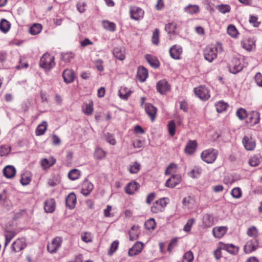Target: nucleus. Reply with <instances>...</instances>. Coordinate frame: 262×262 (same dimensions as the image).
<instances>
[{"mask_svg": "<svg viewBox=\"0 0 262 262\" xmlns=\"http://www.w3.org/2000/svg\"><path fill=\"white\" fill-rule=\"evenodd\" d=\"M55 58L49 53L44 54L40 59L39 66L46 71H49L55 66Z\"/></svg>", "mask_w": 262, "mask_h": 262, "instance_id": "obj_1", "label": "nucleus"}, {"mask_svg": "<svg viewBox=\"0 0 262 262\" xmlns=\"http://www.w3.org/2000/svg\"><path fill=\"white\" fill-rule=\"evenodd\" d=\"M218 155V151L214 148H209L202 151L201 158L207 163H213Z\"/></svg>", "mask_w": 262, "mask_h": 262, "instance_id": "obj_2", "label": "nucleus"}, {"mask_svg": "<svg viewBox=\"0 0 262 262\" xmlns=\"http://www.w3.org/2000/svg\"><path fill=\"white\" fill-rule=\"evenodd\" d=\"M245 58L234 57L232 59L231 64L229 66V71L233 74H236L242 70L245 66L244 60Z\"/></svg>", "mask_w": 262, "mask_h": 262, "instance_id": "obj_3", "label": "nucleus"}, {"mask_svg": "<svg viewBox=\"0 0 262 262\" xmlns=\"http://www.w3.org/2000/svg\"><path fill=\"white\" fill-rule=\"evenodd\" d=\"M195 95L201 100L205 101L210 97L209 91L204 86H200L194 89Z\"/></svg>", "mask_w": 262, "mask_h": 262, "instance_id": "obj_4", "label": "nucleus"}, {"mask_svg": "<svg viewBox=\"0 0 262 262\" xmlns=\"http://www.w3.org/2000/svg\"><path fill=\"white\" fill-rule=\"evenodd\" d=\"M62 242V238L61 237H55L50 243L48 244V251L51 253H56L58 249L61 247Z\"/></svg>", "mask_w": 262, "mask_h": 262, "instance_id": "obj_5", "label": "nucleus"}, {"mask_svg": "<svg viewBox=\"0 0 262 262\" xmlns=\"http://www.w3.org/2000/svg\"><path fill=\"white\" fill-rule=\"evenodd\" d=\"M205 59L212 62L217 56V48L215 47H207L204 52Z\"/></svg>", "mask_w": 262, "mask_h": 262, "instance_id": "obj_6", "label": "nucleus"}, {"mask_svg": "<svg viewBox=\"0 0 262 262\" xmlns=\"http://www.w3.org/2000/svg\"><path fill=\"white\" fill-rule=\"evenodd\" d=\"M258 238H252L248 239L244 246V252L246 253H250L255 251L258 247Z\"/></svg>", "mask_w": 262, "mask_h": 262, "instance_id": "obj_7", "label": "nucleus"}, {"mask_svg": "<svg viewBox=\"0 0 262 262\" xmlns=\"http://www.w3.org/2000/svg\"><path fill=\"white\" fill-rule=\"evenodd\" d=\"M242 143L247 150H253L256 146L255 140L251 136H245L243 139Z\"/></svg>", "mask_w": 262, "mask_h": 262, "instance_id": "obj_8", "label": "nucleus"}, {"mask_svg": "<svg viewBox=\"0 0 262 262\" xmlns=\"http://www.w3.org/2000/svg\"><path fill=\"white\" fill-rule=\"evenodd\" d=\"M202 221V226L204 228H210L215 224L214 217L212 214H204Z\"/></svg>", "mask_w": 262, "mask_h": 262, "instance_id": "obj_9", "label": "nucleus"}, {"mask_svg": "<svg viewBox=\"0 0 262 262\" xmlns=\"http://www.w3.org/2000/svg\"><path fill=\"white\" fill-rule=\"evenodd\" d=\"M183 49L181 46L177 45L172 46L169 49L171 57L174 59H180L182 53Z\"/></svg>", "mask_w": 262, "mask_h": 262, "instance_id": "obj_10", "label": "nucleus"}, {"mask_svg": "<svg viewBox=\"0 0 262 262\" xmlns=\"http://www.w3.org/2000/svg\"><path fill=\"white\" fill-rule=\"evenodd\" d=\"M131 18L135 20H138L143 17L144 11L139 7L134 6L130 8Z\"/></svg>", "mask_w": 262, "mask_h": 262, "instance_id": "obj_11", "label": "nucleus"}, {"mask_svg": "<svg viewBox=\"0 0 262 262\" xmlns=\"http://www.w3.org/2000/svg\"><path fill=\"white\" fill-rule=\"evenodd\" d=\"M26 246L24 239L18 238L14 241L11 245L12 250L16 253L20 251Z\"/></svg>", "mask_w": 262, "mask_h": 262, "instance_id": "obj_12", "label": "nucleus"}, {"mask_svg": "<svg viewBox=\"0 0 262 262\" xmlns=\"http://www.w3.org/2000/svg\"><path fill=\"white\" fill-rule=\"evenodd\" d=\"M241 46L246 50L250 51L255 47V40L251 38H244L241 41Z\"/></svg>", "mask_w": 262, "mask_h": 262, "instance_id": "obj_13", "label": "nucleus"}, {"mask_svg": "<svg viewBox=\"0 0 262 262\" xmlns=\"http://www.w3.org/2000/svg\"><path fill=\"white\" fill-rule=\"evenodd\" d=\"M181 177L179 174H172V176L167 180L165 183V186L169 188H173L180 183Z\"/></svg>", "mask_w": 262, "mask_h": 262, "instance_id": "obj_14", "label": "nucleus"}, {"mask_svg": "<svg viewBox=\"0 0 262 262\" xmlns=\"http://www.w3.org/2000/svg\"><path fill=\"white\" fill-rule=\"evenodd\" d=\"M62 77L66 83H70L74 80L75 74L73 70L67 69L63 71Z\"/></svg>", "mask_w": 262, "mask_h": 262, "instance_id": "obj_15", "label": "nucleus"}, {"mask_svg": "<svg viewBox=\"0 0 262 262\" xmlns=\"http://www.w3.org/2000/svg\"><path fill=\"white\" fill-rule=\"evenodd\" d=\"M228 228L226 226H217L212 229V234L217 238H221L227 232Z\"/></svg>", "mask_w": 262, "mask_h": 262, "instance_id": "obj_16", "label": "nucleus"}, {"mask_svg": "<svg viewBox=\"0 0 262 262\" xmlns=\"http://www.w3.org/2000/svg\"><path fill=\"white\" fill-rule=\"evenodd\" d=\"M170 89V86L165 80H161L157 84V89L161 94H164Z\"/></svg>", "mask_w": 262, "mask_h": 262, "instance_id": "obj_17", "label": "nucleus"}, {"mask_svg": "<svg viewBox=\"0 0 262 262\" xmlns=\"http://www.w3.org/2000/svg\"><path fill=\"white\" fill-rule=\"evenodd\" d=\"M93 188V185L91 182L85 181L82 183L81 193L83 195L87 196L92 191Z\"/></svg>", "mask_w": 262, "mask_h": 262, "instance_id": "obj_18", "label": "nucleus"}, {"mask_svg": "<svg viewBox=\"0 0 262 262\" xmlns=\"http://www.w3.org/2000/svg\"><path fill=\"white\" fill-rule=\"evenodd\" d=\"M197 142L195 140H189L185 148V152L187 155H192L196 150Z\"/></svg>", "mask_w": 262, "mask_h": 262, "instance_id": "obj_19", "label": "nucleus"}, {"mask_svg": "<svg viewBox=\"0 0 262 262\" xmlns=\"http://www.w3.org/2000/svg\"><path fill=\"white\" fill-rule=\"evenodd\" d=\"M76 202V196L74 193H70L66 199V206L71 209L75 207Z\"/></svg>", "mask_w": 262, "mask_h": 262, "instance_id": "obj_20", "label": "nucleus"}, {"mask_svg": "<svg viewBox=\"0 0 262 262\" xmlns=\"http://www.w3.org/2000/svg\"><path fill=\"white\" fill-rule=\"evenodd\" d=\"M143 247V244L141 242H136L135 245L129 250L128 255L133 256L140 253Z\"/></svg>", "mask_w": 262, "mask_h": 262, "instance_id": "obj_21", "label": "nucleus"}, {"mask_svg": "<svg viewBox=\"0 0 262 262\" xmlns=\"http://www.w3.org/2000/svg\"><path fill=\"white\" fill-rule=\"evenodd\" d=\"M147 77V71L144 67L140 66L138 68L136 78L140 82L145 81Z\"/></svg>", "mask_w": 262, "mask_h": 262, "instance_id": "obj_22", "label": "nucleus"}, {"mask_svg": "<svg viewBox=\"0 0 262 262\" xmlns=\"http://www.w3.org/2000/svg\"><path fill=\"white\" fill-rule=\"evenodd\" d=\"M15 173L16 170L13 166H6L3 169V174L7 178H12L15 176Z\"/></svg>", "mask_w": 262, "mask_h": 262, "instance_id": "obj_23", "label": "nucleus"}, {"mask_svg": "<svg viewBox=\"0 0 262 262\" xmlns=\"http://www.w3.org/2000/svg\"><path fill=\"white\" fill-rule=\"evenodd\" d=\"M55 207V202L54 199H50L45 202L44 209L47 213H52Z\"/></svg>", "mask_w": 262, "mask_h": 262, "instance_id": "obj_24", "label": "nucleus"}, {"mask_svg": "<svg viewBox=\"0 0 262 262\" xmlns=\"http://www.w3.org/2000/svg\"><path fill=\"white\" fill-rule=\"evenodd\" d=\"M113 53L114 57L120 60H123L125 59V50L123 48H115L113 49Z\"/></svg>", "mask_w": 262, "mask_h": 262, "instance_id": "obj_25", "label": "nucleus"}, {"mask_svg": "<svg viewBox=\"0 0 262 262\" xmlns=\"http://www.w3.org/2000/svg\"><path fill=\"white\" fill-rule=\"evenodd\" d=\"M139 186V184L136 182H130L125 187V192L128 194H133L138 189Z\"/></svg>", "mask_w": 262, "mask_h": 262, "instance_id": "obj_26", "label": "nucleus"}, {"mask_svg": "<svg viewBox=\"0 0 262 262\" xmlns=\"http://www.w3.org/2000/svg\"><path fill=\"white\" fill-rule=\"evenodd\" d=\"M56 163V160L53 157L49 159L45 158L41 160L40 164L43 169H46L53 166Z\"/></svg>", "mask_w": 262, "mask_h": 262, "instance_id": "obj_27", "label": "nucleus"}, {"mask_svg": "<svg viewBox=\"0 0 262 262\" xmlns=\"http://www.w3.org/2000/svg\"><path fill=\"white\" fill-rule=\"evenodd\" d=\"M185 12L193 15L197 14L200 11V8L196 5H189L184 8Z\"/></svg>", "mask_w": 262, "mask_h": 262, "instance_id": "obj_28", "label": "nucleus"}, {"mask_svg": "<svg viewBox=\"0 0 262 262\" xmlns=\"http://www.w3.org/2000/svg\"><path fill=\"white\" fill-rule=\"evenodd\" d=\"M140 234V230L138 226H133L129 231V239L134 241L136 240Z\"/></svg>", "mask_w": 262, "mask_h": 262, "instance_id": "obj_29", "label": "nucleus"}, {"mask_svg": "<svg viewBox=\"0 0 262 262\" xmlns=\"http://www.w3.org/2000/svg\"><path fill=\"white\" fill-rule=\"evenodd\" d=\"M182 203L186 207L192 208L195 204V200L193 196H188L183 199Z\"/></svg>", "mask_w": 262, "mask_h": 262, "instance_id": "obj_30", "label": "nucleus"}, {"mask_svg": "<svg viewBox=\"0 0 262 262\" xmlns=\"http://www.w3.org/2000/svg\"><path fill=\"white\" fill-rule=\"evenodd\" d=\"M83 112L86 115H91L93 112V102L92 100H90L89 103L84 104V106L82 107Z\"/></svg>", "mask_w": 262, "mask_h": 262, "instance_id": "obj_31", "label": "nucleus"}, {"mask_svg": "<svg viewBox=\"0 0 262 262\" xmlns=\"http://www.w3.org/2000/svg\"><path fill=\"white\" fill-rule=\"evenodd\" d=\"M47 122L46 121H42L41 124L38 125L35 133L37 136H41L44 134L47 128Z\"/></svg>", "mask_w": 262, "mask_h": 262, "instance_id": "obj_32", "label": "nucleus"}, {"mask_svg": "<svg viewBox=\"0 0 262 262\" xmlns=\"http://www.w3.org/2000/svg\"><path fill=\"white\" fill-rule=\"evenodd\" d=\"M261 161V157L260 155H255L252 157L249 161V163L250 165L255 167L259 164Z\"/></svg>", "mask_w": 262, "mask_h": 262, "instance_id": "obj_33", "label": "nucleus"}, {"mask_svg": "<svg viewBox=\"0 0 262 262\" xmlns=\"http://www.w3.org/2000/svg\"><path fill=\"white\" fill-rule=\"evenodd\" d=\"M131 94V91L126 88H121L119 91V97L124 100H126Z\"/></svg>", "mask_w": 262, "mask_h": 262, "instance_id": "obj_34", "label": "nucleus"}, {"mask_svg": "<svg viewBox=\"0 0 262 262\" xmlns=\"http://www.w3.org/2000/svg\"><path fill=\"white\" fill-rule=\"evenodd\" d=\"M159 37H160V31L158 29L156 28L154 32L151 36V43L155 46H158L159 44Z\"/></svg>", "mask_w": 262, "mask_h": 262, "instance_id": "obj_35", "label": "nucleus"}, {"mask_svg": "<svg viewBox=\"0 0 262 262\" xmlns=\"http://www.w3.org/2000/svg\"><path fill=\"white\" fill-rule=\"evenodd\" d=\"M157 112V108L152 104L148 103V117H149L152 122H154L156 119Z\"/></svg>", "mask_w": 262, "mask_h": 262, "instance_id": "obj_36", "label": "nucleus"}, {"mask_svg": "<svg viewBox=\"0 0 262 262\" xmlns=\"http://www.w3.org/2000/svg\"><path fill=\"white\" fill-rule=\"evenodd\" d=\"M223 249L232 254L237 253L238 248L233 244H225L224 245Z\"/></svg>", "mask_w": 262, "mask_h": 262, "instance_id": "obj_37", "label": "nucleus"}, {"mask_svg": "<svg viewBox=\"0 0 262 262\" xmlns=\"http://www.w3.org/2000/svg\"><path fill=\"white\" fill-rule=\"evenodd\" d=\"M10 23L5 19H2L0 23V30L4 33H7L10 29Z\"/></svg>", "mask_w": 262, "mask_h": 262, "instance_id": "obj_38", "label": "nucleus"}, {"mask_svg": "<svg viewBox=\"0 0 262 262\" xmlns=\"http://www.w3.org/2000/svg\"><path fill=\"white\" fill-rule=\"evenodd\" d=\"M103 28L110 31L114 32L116 30V25L108 20H103L102 23Z\"/></svg>", "mask_w": 262, "mask_h": 262, "instance_id": "obj_39", "label": "nucleus"}, {"mask_svg": "<svg viewBox=\"0 0 262 262\" xmlns=\"http://www.w3.org/2000/svg\"><path fill=\"white\" fill-rule=\"evenodd\" d=\"M148 64L154 69H157L160 66V62L156 57L149 56L148 55Z\"/></svg>", "mask_w": 262, "mask_h": 262, "instance_id": "obj_40", "label": "nucleus"}, {"mask_svg": "<svg viewBox=\"0 0 262 262\" xmlns=\"http://www.w3.org/2000/svg\"><path fill=\"white\" fill-rule=\"evenodd\" d=\"M228 106V104L223 101H219L215 104L216 110L218 113L223 112Z\"/></svg>", "mask_w": 262, "mask_h": 262, "instance_id": "obj_41", "label": "nucleus"}, {"mask_svg": "<svg viewBox=\"0 0 262 262\" xmlns=\"http://www.w3.org/2000/svg\"><path fill=\"white\" fill-rule=\"evenodd\" d=\"M42 29V26L39 24L33 25L30 28L29 32L32 35H36L40 32Z\"/></svg>", "mask_w": 262, "mask_h": 262, "instance_id": "obj_42", "label": "nucleus"}, {"mask_svg": "<svg viewBox=\"0 0 262 262\" xmlns=\"http://www.w3.org/2000/svg\"><path fill=\"white\" fill-rule=\"evenodd\" d=\"M80 175V171L76 169L70 170L68 173V177L71 180H75L79 178Z\"/></svg>", "mask_w": 262, "mask_h": 262, "instance_id": "obj_43", "label": "nucleus"}, {"mask_svg": "<svg viewBox=\"0 0 262 262\" xmlns=\"http://www.w3.org/2000/svg\"><path fill=\"white\" fill-rule=\"evenodd\" d=\"M81 238L83 242L88 243H91L93 241V235L91 233L85 232L81 234Z\"/></svg>", "mask_w": 262, "mask_h": 262, "instance_id": "obj_44", "label": "nucleus"}, {"mask_svg": "<svg viewBox=\"0 0 262 262\" xmlns=\"http://www.w3.org/2000/svg\"><path fill=\"white\" fill-rule=\"evenodd\" d=\"M247 233L249 236L252 237V238H257L258 237V231L254 226L248 228Z\"/></svg>", "mask_w": 262, "mask_h": 262, "instance_id": "obj_45", "label": "nucleus"}, {"mask_svg": "<svg viewBox=\"0 0 262 262\" xmlns=\"http://www.w3.org/2000/svg\"><path fill=\"white\" fill-rule=\"evenodd\" d=\"M167 128L170 136H173L176 133V124L173 120H171L168 122Z\"/></svg>", "mask_w": 262, "mask_h": 262, "instance_id": "obj_46", "label": "nucleus"}, {"mask_svg": "<svg viewBox=\"0 0 262 262\" xmlns=\"http://www.w3.org/2000/svg\"><path fill=\"white\" fill-rule=\"evenodd\" d=\"M194 256L192 252L188 251L183 255L182 262H192Z\"/></svg>", "mask_w": 262, "mask_h": 262, "instance_id": "obj_47", "label": "nucleus"}, {"mask_svg": "<svg viewBox=\"0 0 262 262\" xmlns=\"http://www.w3.org/2000/svg\"><path fill=\"white\" fill-rule=\"evenodd\" d=\"M216 9L222 13L225 14L230 12L231 8L228 5H220L216 6Z\"/></svg>", "mask_w": 262, "mask_h": 262, "instance_id": "obj_48", "label": "nucleus"}, {"mask_svg": "<svg viewBox=\"0 0 262 262\" xmlns=\"http://www.w3.org/2000/svg\"><path fill=\"white\" fill-rule=\"evenodd\" d=\"M227 32L229 35L233 37H236L238 32L235 27L232 25H230L227 28Z\"/></svg>", "mask_w": 262, "mask_h": 262, "instance_id": "obj_49", "label": "nucleus"}, {"mask_svg": "<svg viewBox=\"0 0 262 262\" xmlns=\"http://www.w3.org/2000/svg\"><path fill=\"white\" fill-rule=\"evenodd\" d=\"M231 194L233 198L239 199L242 196V192L239 187H235L232 189Z\"/></svg>", "mask_w": 262, "mask_h": 262, "instance_id": "obj_50", "label": "nucleus"}, {"mask_svg": "<svg viewBox=\"0 0 262 262\" xmlns=\"http://www.w3.org/2000/svg\"><path fill=\"white\" fill-rule=\"evenodd\" d=\"M106 152L102 148H97L95 152V158L97 159H101L105 157Z\"/></svg>", "mask_w": 262, "mask_h": 262, "instance_id": "obj_51", "label": "nucleus"}, {"mask_svg": "<svg viewBox=\"0 0 262 262\" xmlns=\"http://www.w3.org/2000/svg\"><path fill=\"white\" fill-rule=\"evenodd\" d=\"M236 115L240 120H243L247 116V113L245 109L240 108L237 110Z\"/></svg>", "mask_w": 262, "mask_h": 262, "instance_id": "obj_52", "label": "nucleus"}, {"mask_svg": "<svg viewBox=\"0 0 262 262\" xmlns=\"http://www.w3.org/2000/svg\"><path fill=\"white\" fill-rule=\"evenodd\" d=\"M11 149L6 145H2L0 147V156L3 157L8 155L10 152Z\"/></svg>", "mask_w": 262, "mask_h": 262, "instance_id": "obj_53", "label": "nucleus"}, {"mask_svg": "<svg viewBox=\"0 0 262 262\" xmlns=\"http://www.w3.org/2000/svg\"><path fill=\"white\" fill-rule=\"evenodd\" d=\"M202 171L200 167H195L191 170L189 175L192 178H198L201 173Z\"/></svg>", "mask_w": 262, "mask_h": 262, "instance_id": "obj_54", "label": "nucleus"}, {"mask_svg": "<svg viewBox=\"0 0 262 262\" xmlns=\"http://www.w3.org/2000/svg\"><path fill=\"white\" fill-rule=\"evenodd\" d=\"M195 220L194 219L191 218L187 221V223L185 224L184 227V231L188 232L190 231L191 228L193 224H194Z\"/></svg>", "mask_w": 262, "mask_h": 262, "instance_id": "obj_55", "label": "nucleus"}, {"mask_svg": "<svg viewBox=\"0 0 262 262\" xmlns=\"http://www.w3.org/2000/svg\"><path fill=\"white\" fill-rule=\"evenodd\" d=\"M140 168V165L137 162H135L133 165H131L129 167V172L131 173H137Z\"/></svg>", "mask_w": 262, "mask_h": 262, "instance_id": "obj_56", "label": "nucleus"}, {"mask_svg": "<svg viewBox=\"0 0 262 262\" xmlns=\"http://www.w3.org/2000/svg\"><path fill=\"white\" fill-rule=\"evenodd\" d=\"M177 166L174 163H171L166 168L165 170L166 174H169L176 172Z\"/></svg>", "mask_w": 262, "mask_h": 262, "instance_id": "obj_57", "label": "nucleus"}, {"mask_svg": "<svg viewBox=\"0 0 262 262\" xmlns=\"http://www.w3.org/2000/svg\"><path fill=\"white\" fill-rule=\"evenodd\" d=\"M73 57L74 54L72 53H66L61 54V59L67 62H70Z\"/></svg>", "mask_w": 262, "mask_h": 262, "instance_id": "obj_58", "label": "nucleus"}, {"mask_svg": "<svg viewBox=\"0 0 262 262\" xmlns=\"http://www.w3.org/2000/svg\"><path fill=\"white\" fill-rule=\"evenodd\" d=\"M118 244L119 242L117 241H115L112 243L108 252V255H111L113 254V253L117 249Z\"/></svg>", "mask_w": 262, "mask_h": 262, "instance_id": "obj_59", "label": "nucleus"}, {"mask_svg": "<svg viewBox=\"0 0 262 262\" xmlns=\"http://www.w3.org/2000/svg\"><path fill=\"white\" fill-rule=\"evenodd\" d=\"M156 202H157L158 207L159 208H161V209H162V211L167 204L166 199L164 198H161V199L156 201Z\"/></svg>", "mask_w": 262, "mask_h": 262, "instance_id": "obj_60", "label": "nucleus"}, {"mask_svg": "<svg viewBox=\"0 0 262 262\" xmlns=\"http://www.w3.org/2000/svg\"><path fill=\"white\" fill-rule=\"evenodd\" d=\"M103 61L101 59H98L95 61L94 63L95 67L99 71H103Z\"/></svg>", "mask_w": 262, "mask_h": 262, "instance_id": "obj_61", "label": "nucleus"}, {"mask_svg": "<svg viewBox=\"0 0 262 262\" xmlns=\"http://www.w3.org/2000/svg\"><path fill=\"white\" fill-rule=\"evenodd\" d=\"M257 17L255 16L250 15L249 22L250 24H252L253 26L255 27H257L259 23L257 21Z\"/></svg>", "mask_w": 262, "mask_h": 262, "instance_id": "obj_62", "label": "nucleus"}, {"mask_svg": "<svg viewBox=\"0 0 262 262\" xmlns=\"http://www.w3.org/2000/svg\"><path fill=\"white\" fill-rule=\"evenodd\" d=\"M105 139L107 142L112 145H115L116 144V140L112 135L107 133L105 135Z\"/></svg>", "mask_w": 262, "mask_h": 262, "instance_id": "obj_63", "label": "nucleus"}, {"mask_svg": "<svg viewBox=\"0 0 262 262\" xmlns=\"http://www.w3.org/2000/svg\"><path fill=\"white\" fill-rule=\"evenodd\" d=\"M255 80L258 85L262 87V75L261 73L258 72L256 74Z\"/></svg>", "mask_w": 262, "mask_h": 262, "instance_id": "obj_64", "label": "nucleus"}]
</instances>
